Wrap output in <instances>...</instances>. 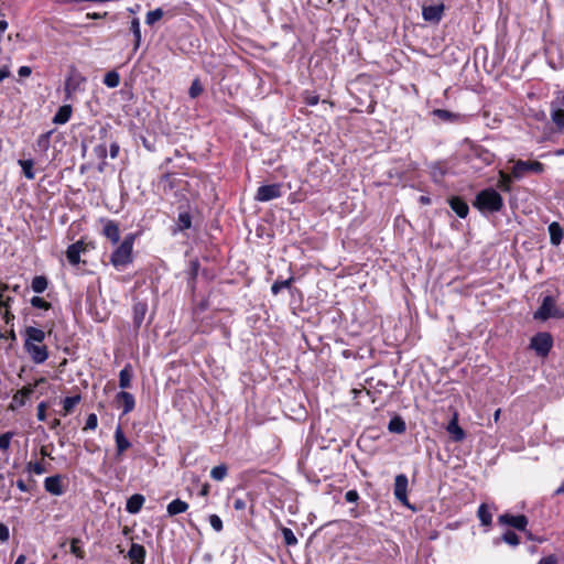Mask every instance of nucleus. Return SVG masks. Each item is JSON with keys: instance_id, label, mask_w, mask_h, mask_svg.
Wrapping results in <instances>:
<instances>
[{"instance_id": "54", "label": "nucleus", "mask_w": 564, "mask_h": 564, "mask_svg": "<svg viewBox=\"0 0 564 564\" xmlns=\"http://www.w3.org/2000/svg\"><path fill=\"white\" fill-rule=\"evenodd\" d=\"M345 499L350 503L357 502L359 499V494L357 490H348L345 495Z\"/></svg>"}, {"instance_id": "53", "label": "nucleus", "mask_w": 564, "mask_h": 564, "mask_svg": "<svg viewBox=\"0 0 564 564\" xmlns=\"http://www.w3.org/2000/svg\"><path fill=\"white\" fill-rule=\"evenodd\" d=\"M538 564H558V558L555 554H550L545 557H542Z\"/></svg>"}, {"instance_id": "11", "label": "nucleus", "mask_w": 564, "mask_h": 564, "mask_svg": "<svg viewBox=\"0 0 564 564\" xmlns=\"http://www.w3.org/2000/svg\"><path fill=\"white\" fill-rule=\"evenodd\" d=\"M501 524L510 525L519 531H525L528 525V518L524 514L513 516L510 513H503L498 518Z\"/></svg>"}, {"instance_id": "12", "label": "nucleus", "mask_w": 564, "mask_h": 564, "mask_svg": "<svg viewBox=\"0 0 564 564\" xmlns=\"http://www.w3.org/2000/svg\"><path fill=\"white\" fill-rule=\"evenodd\" d=\"M100 223L104 224V227H102V235L108 239L110 240V242L112 245H118V242L120 241V229H119V225L112 220V219H107V218H101L100 219Z\"/></svg>"}, {"instance_id": "8", "label": "nucleus", "mask_w": 564, "mask_h": 564, "mask_svg": "<svg viewBox=\"0 0 564 564\" xmlns=\"http://www.w3.org/2000/svg\"><path fill=\"white\" fill-rule=\"evenodd\" d=\"M282 186L280 184L262 185L258 188L254 199L258 202H269L281 197Z\"/></svg>"}, {"instance_id": "49", "label": "nucleus", "mask_w": 564, "mask_h": 564, "mask_svg": "<svg viewBox=\"0 0 564 564\" xmlns=\"http://www.w3.org/2000/svg\"><path fill=\"white\" fill-rule=\"evenodd\" d=\"M209 523L216 532H220L223 530V521L217 514L209 516Z\"/></svg>"}, {"instance_id": "30", "label": "nucleus", "mask_w": 564, "mask_h": 564, "mask_svg": "<svg viewBox=\"0 0 564 564\" xmlns=\"http://www.w3.org/2000/svg\"><path fill=\"white\" fill-rule=\"evenodd\" d=\"M131 379H132L131 367H130V365H127L123 369L120 370L119 387L121 389L129 388L131 386Z\"/></svg>"}, {"instance_id": "19", "label": "nucleus", "mask_w": 564, "mask_h": 564, "mask_svg": "<svg viewBox=\"0 0 564 564\" xmlns=\"http://www.w3.org/2000/svg\"><path fill=\"white\" fill-rule=\"evenodd\" d=\"M34 392V387L29 384L24 386L21 390H19L12 398V403L10 404V409L14 410V405L23 406L25 404V399L30 398Z\"/></svg>"}, {"instance_id": "64", "label": "nucleus", "mask_w": 564, "mask_h": 564, "mask_svg": "<svg viewBox=\"0 0 564 564\" xmlns=\"http://www.w3.org/2000/svg\"><path fill=\"white\" fill-rule=\"evenodd\" d=\"M419 203L422 205H430L431 198L429 196L422 195L419 197Z\"/></svg>"}, {"instance_id": "60", "label": "nucleus", "mask_w": 564, "mask_h": 564, "mask_svg": "<svg viewBox=\"0 0 564 564\" xmlns=\"http://www.w3.org/2000/svg\"><path fill=\"white\" fill-rule=\"evenodd\" d=\"M15 485L20 491H23V492L30 491V488L22 479H18Z\"/></svg>"}, {"instance_id": "59", "label": "nucleus", "mask_w": 564, "mask_h": 564, "mask_svg": "<svg viewBox=\"0 0 564 564\" xmlns=\"http://www.w3.org/2000/svg\"><path fill=\"white\" fill-rule=\"evenodd\" d=\"M32 73L31 68L29 66H21L18 70L19 76L21 77H28Z\"/></svg>"}, {"instance_id": "46", "label": "nucleus", "mask_w": 564, "mask_h": 564, "mask_svg": "<svg viewBox=\"0 0 564 564\" xmlns=\"http://www.w3.org/2000/svg\"><path fill=\"white\" fill-rule=\"evenodd\" d=\"M80 541L78 539H73L70 541V552L78 558L85 557L84 550L79 546Z\"/></svg>"}, {"instance_id": "21", "label": "nucleus", "mask_w": 564, "mask_h": 564, "mask_svg": "<svg viewBox=\"0 0 564 564\" xmlns=\"http://www.w3.org/2000/svg\"><path fill=\"white\" fill-rule=\"evenodd\" d=\"M84 250V245L82 241H77L70 246H68L66 250V258L68 262L73 265H76L80 261V252Z\"/></svg>"}, {"instance_id": "7", "label": "nucleus", "mask_w": 564, "mask_h": 564, "mask_svg": "<svg viewBox=\"0 0 564 564\" xmlns=\"http://www.w3.org/2000/svg\"><path fill=\"white\" fill-rule=\"evenodd\" d=\"M408 485L409 480L404 474L397 475L394 478L393 494L398 501H400L403 506L410 507L408 500Z\"/></svg>"}, {"instance_id": "52", "label": "nucleus", "mask_w": 564, "mask_h": 564, "mask_svg": "<svg viewBox=\"0 0 564 564\" xmlns=\"http://www.w3.org/2000/svg\"><path fill=\"white\" fill-rule=\"evenodd\" d=\"M46 403L45 402H41L39 405H37V413H36V416H37V420L39 421H45L46 419Z\"/></svg>"}, {"instance_id": "48", "label": "nucleus", "mask_w": 564, "mask_h": 564, "mask_svg": "<svg viewBox=\"0 0 564 564\" xmlns=\"http://www.w3.org/2000/svg\"><path fill=\"white\" fill-rule=\"evenodd\" d=\"M12 436H13L12 432H6L0 435V449L1 451H7L10 447Z\"/></svg>"}, {"instance_id": "38", "label": "nucleus", "mask_w": 564, "mask_h": 564, "mask_svg": "<svg viewBox=\"0 0 564 564\" xmlns=\"http://www.w3.org/2000/svg\"><path fill=\"white\" fill-rule=\"evenodd\" d=\"M293 281V276L289 278L288 280H276L271 286L272 294L278 295L282 289H289Z\"/></svg>"}, {"instance_id": "61", "label": "nucleus", "mask_w": 564, "mask_h": 564, "mask_svg": "<svg viewBox=\"0 0 564 564\" xmlns=\"http://www.w3.org/2000/svg\"><path fill=\"white\" fill-rule=\"evenodd\" d=\"M209 489H210L209 484L205 482V484L202 486V488H200V490H199L198 495H199L200 497H207V496L209 495Z\"/></svg>"}, {"instance_id": "58", "label": "nucleus", "mask_w": 564, "mask_h": 564, "mask_svg": "<svg viewBox=\"0 0 564 564\" xmlns=\"http://www.w3.org/2000/svg\"><path fill=\"white\" fill-rule=\"evenodd\" d=\"M119 144L117 142H113L110 144V156L112 159H116L119 154Z\"/></svg>"}, {"instance_id": "36", "label": "nucleus", "mask_w": 564, "mask_h": 564, "mask_svg": "<svg viewBox=\"0 0 564 564\" xmlns=\"http://www.w3.org/2000/svg\"><path fill=\"white\" fill-rule=\"evenodd\" d=\"M130 30L134 36L133 50L137 51L141 43L140 21L138 18L132 19Z\"/></svg>"}, {"instance_id": "15", "label": "nucleus", "mask_w": 564, "mask_h": 564, "mask_svg": "<svg viewBox=\"0 0 564 564\" xmlns=\"http://www.w3.org/2000/svg\"><path fill=\"white\" fill-rule=\"evenodd\" d=\"M471 154L477 159L484 166H488L494 163L496 155L489 150L478 145L471 149Z\"/></svg>"}, {"instance_id": "34", "label": "nucleus", "mask_w": 564, "mask_h": 564, "mask_svg": "<svg viewBox=\"0 0 564 564\" xmlns=\"http://www.w3.org/2000/svg\"><path fill=\"white\" fill-rule=\"evenodd\" d=\"M228 474V467L226 464H220L212 468L210 477L216 481H223Z\"/></svg>"}, {"instance_id": "55", "label": "nucleus", "mask_w": 564, "mask_h": 564, "mask_svg": "<svg viewBox=\"0 0 564 564\" xmlns=\"http://www.w3.org/2000/svg\"><path fill=\"white\" fill-rule=\"evenodd\" d=\"M9 538H10L9 528L6 524L0 523V541L6 542L9 540Z\"/></svg>"}, {"instance_id": "51", "label": "nucleus", "mask_w": 564, "mask_h": 564, "mask_svg": "<svg viewBox=\"0 0 564 564\" xmlns=\"http://www.w3.org/2000/svg\"><path fill=\"white\" fill-rule=\"evenodd\" d=\"M434 115L442 120H451L452 118L455 117L454 113L445 109H436L434 110Z\"/></svg>"}, {"instance_id": "42", "label": "nucleus", "mask_w": 564, "mask_h": 564, "mask_svg": "<svg viewBox=\"0 0 564 564\" xmlns=\"http://www.w3.org/2000/svg\"><path fill=\"white\" fill-rule=\"evenodd\" d=\"M552 120L560 130H564V109H555L552 111Z\"/></svg>"}, {"instance_id": "28", "label": "nucleus", "mask_w": 564, "mask_h": 564, "mask_svg": "<svg viewBox=\"0 0 564 564\" xmlns=\"http://www.w3.org/2000/svg\"><path fill=\"white\" fill-rule=\"evenodd\" d=\"M550 240L552 245H560L563 238V230L558 223L554 221L549 225Z\"/></svg>"}, {"instance_id": "43", "label": "nucleus", "mask_w": 564, "mask_h": 564, "mask_svg": "<svg viewBox=\"0 0 564 564\" xmlns=\"http://www.w3.org/2000/svg\"><path fill=\"white\" fill-rule=\"evenodd\" d=\"M30 303L33 307L44 310V311H48L52 307L50 302L45 301L44 299H42L40 296H33L31 299Z\"/></svg>"}, {"instance_id": "4", "label": "nucleus", "mask_w": 564, "mask_h": 564, "mask_svg": "<svg viewBox=\"0 0 564 564\" xmlns=\"http://www.w3.org/2000/svg\"><path fill=\"white\" fill-rule=\"evenodd\" d=\"M564 308L556 305V301L553 296L546 295L542 300V304L534 312L533 318L538 321H547L550 318H563Z\"/></svg>"}, {"instance_id": "63", "label": "nucleus", "mask_w": 564, "mask_h": 564, "mask_svg": "<svg viewBox=\"0 0 564 564\" xmlns=\"http://www.w3.org/2000/svg\"><path fill=\"white\" fill-rule=\"evenodd\" d=\"M107 15V12L104 13H87L88 19H101Z\"/></svg>"}, {"instance_id": "24", "label": "nucleus", "mask_w": 564, "mask_h": 564, "mask_svg": "<svg viewBox=\"0 0 564 564\" xmlns=\"http://www.w3.org/2000/svg\"><path fill=\"white\" fill-rule=\"evenodd\" d=\"M192 226V216L188 212H180L176 220V227L173 229V234L177 231H184L189 229Z\"/></svg>"}, {"instance_id": "37", "label": "nucleus", "mask_w": 564, "mask_h": 564, "mask_svg": "<svg viewBox=\"0 0 564 564\" xmlns=\"http://www.w3.org/2000/svg\"><path fill=\"white\" fill-rule=\"evenodd\" d=\"M104 84L109 88H116L120 84V75L116 70L108 72L104 77Z\"/></svg>"}, {"instance_id": "50", "label": "nucleus", "mask_w": 564, "mask_h": 564, "mask_svg": "<svg viewBox=\"0 0 564 564\" xmlns=\"http://www.w3.org/2000/svg\"><path fill=\"white\" fill-rule=\"evenodd\" d=\"M97 425H98L97 415L95 413H90L87 416L84 430H95L97 427Z\"/></svg>"}, {"instance_id": "14", "label": "nucleus", "mask_w": 564, "mask_h": 564, "mask_svg": "<svg viewBox=\"0 0 564 564\" xmlns=\"http://www.w3.org/2000/svg\"><path fill=\"white\" fill-rule=\"evenodd\" d=\"M44 488L47 492L54 496H61L64 494L62 486V477L59 475L46 477L44 480Z\"/></svg>"}, {"instance_id": "3", "label": "nucleus", "mask_w": 564, "mask_h": 564, "mask_svg": "<svg viewBox=\"0 0 564 564\" xmlns=\"http://www.w3.org/2000/svg\"><path fill=\"white\" fill-rule=\"evenodd\" d=\"M474 206L481 213H498L503 207V198L496 189L486 188L476 195Z\"/></svg>"}, {"instance_id": "6", "label": "nucleus", "mask_w": 564, "mask_h": 564, "mask_svg": "<svg viewBox=\"0 0 564 564\" xmlns=\"http://www.w3.org/2000/svg\"><path fill=\"white\" fill-rule=\"evenodd\" d=\"M553 338L550 333L543 332L534 335L530 340V348L540 357H546L552 349Z\"/></svg>"}, {"instance_id": "23", "label": "nucleus", "mask_w": 564, "mask_h": 564, "mask_svg": "<svg viewBox=\"0 0 564 564\" xmlns=\"http://www.w3.org/2000/svg\"><path fill=\"white\" fill-rule=\"evenodd\" d=\"M144 496H142L141 494H134L132 495L128 500H127V503H126V510L127 512L131 513V514H135L138 512H140L143 503H144Z\"/></svg>"}, {"instance_id": "39", "label": "nucleus", "mask_w": 564, "mask_h": 564, "mask_svg": "<svg viewBox=\"0 0 564 564\" xmlns=\"http://www.w3.org/2000/svg\"><path fill=\"white\" fill-rule=\"evenodd\" d=\"M53 131H47L45 133H42L39 135L37 140H36V148L40 150V151H47L48 148H50V139H51V134H52Z\"/></svg>"}, {"instance_id": "1", "label": "nucleus", "mask_w": 564, "mask_h": 564, "mask_svg": "<svg viewBox=\"0 0 564 564\" xmlns=\"http://www.w3.org/2000/svg\"><path fill=\"white\" fill-rule=\"evenodd\" d=\"M24 349L34 364H43L48 358L47 347L43 345L45 339L44 330L28 326L24 329Z\"/></svg>"}, {"instance_id": "45", "label": "nucleus", "mask_w": 564, "mask_h": 564, "mask_svg": "<svg viewBox=\"0 0 564 564\" xmlns=\"http://www.w3.org/2000/svg\"><path fill=\"white\" fill-rule=\"evenodd\" d=\"M203 93V86L199 82V79H194L192 82V85L189 87V90H188V95L191 98H196L198 97L200 94Z\"/></svg>"}, {"instance_id": "9", "label": "nucleus", "mask_w": 564, "mask_h": 564, "mask_svg": "<svg viewBox=\"0 0 564 564\" xmlns=\"http://www.w3.org/2000/svg\"><path fill=\"white\" fill-rule=\"evenodd\" d=\"M86 82V78L78 72L72 70L65 80V98L70 99L73 95L80 89V86Z\"/></svg>"}, {"instance_id": "41", "label": "nucleus", "mask_w": 564, "mask_h": 564, "mask_svg": "<svg viewBox=\"0 0 564 564\" xmlns=\"http://www.w3.org/2000/svg\"><path fill=\"white\" fill-rule=\"evenodd\" d=\"M162 17H163V10L160 8L149 11L147 13L145 23L149 25H153L155 22L161 20Z\"/></svg>"}, {"instance_id": "10", "label": "nucleus", "mask_w": 564, "mask_h": 564, "mask_svg": "<svg viewBox=\"0 0 564 564\" xmlns=\"http://www.w3.org/2000/svg\"><path fill=\"white\" fill-rule=\"evenodd\" d=\"M445 6L440 2L436 4L423 6L422 17L426 22L438 23L444 14Z\"/></svg>"}, {"instance_id": "31", "label": "nucleus", "mask_w": 564, "mask_h": 564, "mask_svg": "<svg viewBox=\"0 0 564 564\" xmlns=\"http://www.w3.org/2000/svg\"><path fill=\"white\" fill-rule=\"evenodd\" d=\"M512 174L509 175L503 171H499V181H498V188L502 192H510L511 191V183H512Z\"/></svg>"}, {"instance_id": "57", "label": "nucleus", "mask_w": 564, "mask_h": 564, "mask_svg": "<svg viewBox=\"0 0 564 564\" xmlns=\"http://www.w3.org/2000/svg\"><path fill=\"white\" fill-rule=\"evenodd\" d=\"M95 152L97 154V156L101 158V159H105L106 155H107V149L105 145H98L95 148Z\"/></svg>"}, {"instance_id": "33", "label": "nucleus", "mask_w": 564, "mask_h": 564, "mask_svg": "<svg viewBox=\"0 0 564 564\" xmlns=\"http://www.w3.org/2000/svg\"><path fill=\"white\" fill-rule=\"evenodd\" d=\"M477 516L482 525H490L492 521V516L487 507V505L481 503L478 508Z\"/></svg>"}, {"instance_id": "47", "label": "nucleus", "mask_w": 564, "mask_h": 564, "mask_svg": "<svg viewBox=\"0 0 564 564\" xmlns=\"http://www.w3.org/2000/svg\"><path fill=\"white\" fill-rule=\"evenodd\" d=\"M26 471L34 473L36 475H42L46 471V469L43 466V464L40 462H35V463L30 462L26 465Z\"/></svg>"}, {"instance_id": "17", "label": "nucleus", "mask_w": 564, "mask_h": 564, "mask_svg": "<svg viewBox=\"0 0 564 564\" xmlns=\"http://www.w3.org/2000/svg\"><path fill=\"white\" fill-rule=\"evenodd\" d=\"M145 555L144 546L138 543H132L128 551V557L133 564H144Z\"/></svg>"}, {"instance_id": "16", "label": "nucleus", "mask_w": 564, "mask_h": 564, "mask_svg": "<svg viewBox=\"0 0 564 564\" xmlns=\"http://www.w3.org/2000/svg\"><path fill=\"white\" fill-rule=\"evenodd\" d=\"M115 442L117 448V457H120L131 446L130 441L126 437L120 425H118L115 431Z\"/></svg>"}, {"instance_id": "56", "label": "nucleus", "mask_w": 564, "mask_h": 564, "mask_svg": "<svg viewBox=\"0 0 564 564\" xmlns=\"http://www.w3.org/2000/svg\"><path fill=\"white\" fill-rule=\"evenodd\" d=\"M198 269H199L198 261H192L191 262V276L193 280H195V278L197 276Z\"/></svg>"}, {"instance_id": "35", "label": "nucleus", "mask_w": 564, "mask_h": 564, "mask_svg": "<svg viewBox=\"0 0 564 564\" xmlns=\"http://www.w3.org/2000/svg\"><path fill=\"white\" fill-rule=\"evenodd\" d=\"M19 165L22 167L23 175L28 180H33L35 177L33 160H19Z\"/></svg>"}, {"instance_id": "22", "label": "nucleus", "mask_w": 564, "mask_h": 564, "mask_svg": "<svg viewBox=\"0 0 564 564\" xmlns=\"http://www.w3.org/2000/svg\"><path fill=\"white\" fill-rule=\"evenodd\" d=\"M446 430L454 442H462L466 437L464 430L458 425L457 414L449 421Z\"/></svg>"}, {"instance_id": "20", "label": "nucleus", "mask_w": 564, "mask_h": 564, "mask_svg": "<svg viewBox=\"0 0 564 564\" xmlns=\"http://www.w3.org/2000/svg\"><path fill=\"white\" fill-rule=\"evenodd\" d=\"M148 312V305L145 302H135L133 305V326L139 329L144 321Z\"/></svg>"}, {"instance_id": "2", "label": "nucleus", "mask_w": 564, "mask_h": 564, "mask_svg": "<svg viewBox=\"0 0 564 564\" xmlns=\"http://www.w3.org/2000/svg\"><path fill=\"white\" fill-rule=\"evenodd\" d=\"M137 234H128L110 256V263L118 270L126 268L133 261V245Z\"/></svg>"}, {"instance_id": "18", "label": "nucleus", "mask_w": 564, "mask_h": 564, "mask_svg": "<svg viewBox=\"0 0 564 564\" xmlns=\"http://www.w3.org/2000/svg\"><path fill=\"white\" fill-rule=\"evenodd\" d=\"M448 204L453 212H455L458 217L465 218L468 215L469 207L465 199H463L462 197L454 196L449 198Z\"/></svg>"}, {"instance_id": "5", "label": "nucleus", "mask_w": 564, "mask_h": 564, "mask_svg": "<svg viewBox=\"0 0 564 564\" xmlns=\"http://www.w3.org/2000/svg\"><path fill=\"white\" fill-rule=\"evenodd\" d=\"M543 171L544 165L539 161L518 160L512 167V176L516 180H520L528 173L541 174Z\"/></svg>"}, {"instance_id": "26", "label": "nucleus", "mask_w": 564, "mask_h": 564, "mask_svg": "<svg viewBox=\"0 0 564 564\" xmlns=\"http://www.w3.org/2000/svg\"><path fill=\"white\" fill-rule=\"evenodd\" d=\"M405 430V422L400 415H394L388 424V431L390 433L403 434Z\"/></svg>"}, {"instance_id": "13", "label": "nucleus", "mask_w": 564, "mask_h": 564, "mask_svg": "<svg viewBox=\"0 0 564 564\" xmlns=\"http://www.w3.org/2000/svg\"><path fill=\"white\" fill-rule=\"evenodd\" d=\"M116 402L122 406V414L130 413L135 406L134 397L127 391H120L116 395Z\"/></svg>"}, {"instance_id": "32", "label": "nucleus", "mask_w": 564, "mask_h": 564, "mask_svg": "<svg viewBox=\"0 0 564 564\" xmlns=\"http://www.w3.org/2000/svg\"><path fill=\"white\" fill-rule=\"evenodd\" d=\"M47 285H48V281L46 279V276L44 275H36L33 278L32 280V290L35 292V293H43L46 289H47Z\"/></svg>"}, {"instance_id": "44", "label": "nucleus", "mask_w": 564, "mask_h": 564, "mask_svg": "<svg viewBox=\"0 0 564 564\" xmlns=\"http://www.w3.org/2000/svg\"><path fill=\"white\" fill-rule=\"evenodd\" d=\"M502 540L507 544L512 545V546H517L520 543L519 536L511 530H508L507 532L503 533Z\"/></svg>"}, {"instance_id": "27", "label": "nucleus", "mask_w": 564, "mask_h": 564, "mask_svg": "<svg viewBox=\"0 0 564 564\" xmlns=\"http://www.w3.org/2000/svg\"><path fill=\"white\" fill-rule=\"evenodd\" d=\"M70 116H72V106L64 105V106L59 107V109L55 113V116L53 118V122L57 123V124H64L69 120Z\"/></svg>"}, {"instance_id": "62", "label": "nucleus", "mask_w": 564, "mask_h": 564, "mask_svg": "<svg viewBox=\"0 0 564 564\" xmlns=\"http://www.w3.org/2000/svg\"><path fill=\"white\" fill-rule=\"evenodd\" d=\"M10 70L7 67H3L0 69V82H2L4 78L9 77Z\"/></svg>"}, {"instance_id": "29", "label": "nucleus", "mask_w": 564, "mask_h": 564, "mask_svg": "<svg viewBox=\"0 0 564 564\" xmlns=\"http://www.w3.org/2000/svg\"><path fill=\"white\" fill-rule=\"evenodd\" d=\"M82 397L80 394H76L73 397H66L63 400V413L62 415L66 416L70 414L74 410V408L80 402Z\"/></svg>"}, {"instance_id": "40", "label": "nucleus", "mask_w": 564, "mask_h": 564, "mask_svg": "<svg viewBox=\"0 0 564 564\" xmlns=\"http://www.w3.org/2000/svg\"><path fill=\"white\" fill-rule=\"evenodd\" d=\"M285 545L293 546L297 544V539L293 531L289 528H282L281 530Z\"/></svg>"}, {"instance_id": "25", "label": "nucleus", "mask_w": 564, "mask_h": 564, "mask_svg": "<svg viewBox=\"0 0 564 564\" xmlns=\"http://www.w3.org/2000/svg\"><path fill=\"white\" fill-rule=\"evenodd\" d=\"M188 509V503L181 500V499H174L171 501L166 507V512L170 517L177 516L180 513L186 512Z\"/></svg>"}]
</instances>
